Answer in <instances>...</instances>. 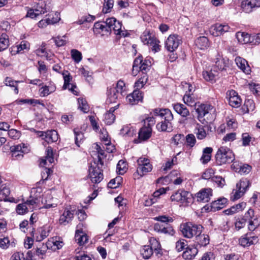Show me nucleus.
Here are the masks:
<instances>
[{"label":"nucleus","mask_w":260,"mask_h":260,"mask_svg":"<svg viewBox=\"0 0 260 260\" xmlns=\"http://www.w3.org/2000/svg\"><path fill=\"white\" fill-rule=\"evenodd\" d=\"M226 97L228 99L230 106L233 107L238 108L241 104V99L237 92L234 90H229L226 92Z\"/></svg>","instance_id":"obj_18"},{"label":"nucleus","mask_w":260,"mask_h":260,"mask_svg":"<svg viewBox=\"0 0 260 260\" xmlns=\"http://www.w3.org/2000/svg\"><path fill=\"white\" fill-rule=\"evenodd\" d=\"M159 41L154 37L148 45L150 46L152 51L156 52L160 50V46L159 45Z\"/></svg>","instance_id":"obj_56"},{"label":"nucleus","mask_w":260,"mask_h":260,"mask_svg":"<svg viewBox=\"0 0 260 260\" xmlns=\"http://www.w3.org/2000/svg\"><path fill=\"white\" fill-rule=\"evenodd\" d=\"M211 127L208 125H203L197 123L194 128V133L198 140H203L208 135V131H211Z\"/></svg>","instance_id":"obj_17"},{"label":"nucleus","mask_w":260,"mask_h":260,"mask_svg":"<svg viewBox=\"0 0 260 260\" xmlns=\"http://www.w3.org/2000/svg\"><path fill=\"white\" fill-rule=\"evenodd\" d=\"M30 44L26 41H22L20 44L12 47V54L15 55L17 53H21L22 51L24 50H28L29 49Z\"/></svg>","instance_id":"obj_32"},{"label":"nucleus","mask_w":260,"mask_h":260,"mask_svg":"<svg viewBox=\"0 0 260 260\" xmlns=\"http://www.w3.org/2000/svg\"><path fill=\"white\" fill-rule=\"evenodd\" d=\"M41 202L44 204L43 208L46 209L54 208L57 205V203L53 202V198L49 191L45 192Z\"/></svg>","instance_id":"obj_27"},{"label":"nucleus","mask_w":260,"mask_h":260,"mask_svg":"<svg viewBox=\"0 0 260 260\" xmlns=\"http://www.w3.org/2000/svg\"><path fill=\"white\" fill-rule=\"evenodd\" d=\"M212 151L213 149L209 147H206L203 149V154L200 159L202 164H206L211 160Z\"/></svg>","instance_id":"obj_39"},{"label":"nucleus","mask_w":260,"mask_h":260,"mask_svg":"<svg viewBox=\"0 0 260 260\" xmlns=\"http://www.w3.org/2000/svg\"><path fill=\"white\" fill-rule=\"evenodd\" d=\"M71 56L73 59L77 63L79 62L82 58V53L76 49L71 51Z\"/></svg>","instance_id":"obj_61"},{"label":"nucleus","mask_w":260,"mask_h":260,"mask_svg":"<svg viewBox=\"0 0 260 260\" xmlns=\"http://www.w3.org/2000/svg\"><path fill=\"white\" fill-rule=\"evenodd\" d=\"M10 194V188L6 184H3L0 187V199L7 201V198Z\"/></svg>","instance_id":"obj_46"},{"label":"nucleus","mask_w":260,"mask_h":260,"mask_svg":"<svg viewBox=\"0 0 260 260\" xmlns=\"http://www.w3.org/2000/svg\"><path fill=\"white\" fill-rule=\"evenodd\" d=\"M202 75L205 80L213 82L215 81V77L217 75V71L212 68L210 70L203 71Z\"/></svg>","instance_id":"obj_35"},{"label":"nucleus","mask_w":260,"mask_h":260,"mask_svg":"<svg viewBox=\"0 0 260 260\" xmlns=\"http://www.w3.org/2000/svg\"><path fill=\"white\" fill-rule=\"evenodd\" d=\"M152 59L151 57H147L143 59L142 55H139L134 61L132 74L136 76L139 72L145 74L150 70L152 65Z\"/></svg>","instance_id":"obj_3"},{"label":"nucleus","mask_w":260,"mask_h":260,"mask_svg":"<svg viewBox=\"0 0 260 260\" xmlns=\"http://www.w3.org/2000/svg\"><path fill=\"white\" fill-rule=\"evenodd\" d=\"M154 37L151 36L149 31H145L141 37V39L144 44H148Z\"/></svg>","instance_id":"obj_64"},{"label":"nucleus","mask_w":260,"mask_h":260,"mask_svg":"<svg viewBox=\"0 0 260 260\" xmlns=\"http://www.w3.org/2000/svg\"><path fill=\"white\" fill-rule=\"evenodd\" d=\"M139 139L145 141L149 139L151 135V128L150 126L142 127L139 132Z\"/></svg>","instance_id":"obj_37"},{"label":"nucleus","mask_w":260,"mask_h":260,"mask_svg":"<svg viewBox=\"0 0 260 260\" xmlns=\"http://www.w3.org/2000/svg\"><path fill=\"white\" fill-rule=\"evenodd\" d=\"M248 229L250 231H254L260 225V221L258 219V216L252 220L248 221Z\"/></svg>","instance_id":"obj_50"},{"label":"nucleus","mask_w":260,"mask_h":260,"mask_svg":"<svg viewBox=\"0 0 260 260\" xmlns=\"http://www.w3.org/2000/svg\"><path fill=\"white\" fill-rule=\"evenodd\" d=\"M56 90V86L54 84H50L49 85H45L42 87L40 90V96L42 97L47 96Z\"/></svg>","instance_id":"obj_36"},{"label":"nucleus","mask_w":260,"mask_h":260,"mask_svg":"<svg viewBox=\"0 0 260 260\" xmlns=\"http://www.w3.org/2000/svg\"><path fill=\"white\" fill-rule=\"evenodd\" d=\"M150 247L156 254H162V250L159 242L154 238H151L149 240Z\"/></svg>","instance_id":"obj_41"},{"label":"nucleus","mask_w":260,"mask_h":260,"mask_svg":"<svg viewBox=\"0 0 260 260\" xmlns=\"http://www.w3.org/2000/svg\"><path fill=\"white\" fill-rule=\"evenodd\" d=\"M232 29L228 24L216 23L211 26L210 32L212 36L218 37L223 35L226 32L231 31Z\"/></svg>","instance_id":"obj_15"},{"label":"nucleus","mask_w":260,"mask_h":260,"mask_svg":"<svg viewBox=\"0 0 260 260\" xmlns=\"http://www.w3.org/2000/svg\"><path fill=\"white\" fill-rule=\"evenodd\" d=\"M79 108L84 113H87L89 111V107L85 99H78Z\"/></svg>","instance_id":"obj_53"},{"label":"nucleus","mask_w":260,"mask_h":260,"mask_svg":"<svg viewBox=\"0 0 260 260\" xmlns=\"http://www.w3.org/2000/svg\"><path fill=\"white\" fill-rule=\"evenodd\" d=\"M81 74L85 78L86 81L89 83L92 82V72L87 70L85 68H82L80 69Z\"/></svg>","instance_id":"obj_55"},{"label":"nucleus","mask_w":260,"mask_h":260,"mask_svg":"<svg viewBox=\"0 0 260 260\" xmlns=\"http://www.w3.org/2000/svg\"><path fill=\"white\" fill-rule=\"evenodd\" d=\"M20 81H15L10 77H7L5 79V83L6 86L14 87V91L16 94H18L19 92L17 83Z\"/></svg>","instance_id":"obj_49"},{"label":"nucleus","mask_w":260,"mask_h":260,"mask_svg":"<svg viewBox=\"0 0 260 260\" xmlns=\"http://www.w3.org/2000/svg\"><path fill=\"white\" fill-rule=\"evenodd\" d=\"M212 196V190L211 188H204L196 194L197 201L202 203L208 202Z\"/></svg>","instance_id":"obj_21"},{"label":"nucleus","mask_w":260,"mask_h":260,"mask_svg":"<svg viewBox=\"0 0 260 260\" xmlns=\"http://www.w3.org/2000/svg\"><path fill=\"white\" fill-rule=\"evenodd\" d=\"M75 239L80 245H83L88 240V237L86 234L80 235L77 232L75 234Z\"/></svg>","instance_id":"obj_57"},{"label":"nucleus","mask_w":260,"mask_h":260,"mask_svg":"<svg viewBox=\"0 0 260 260\" xmlns=\"http://www.w3.org/2000/svg\"><path fill=\"white\" fill-rule=\"evenodd\" d=\"M74 217V211L66 208L63 212L60 215L59 219V223L64 225L69 223Z\"/></svg>","instance_id":"obj_25"},{"label":"nucleus","mask_w":260,"mask_h":260,"mask_svg":"<svg viewBox=\"0 0 260 260\" xmlns=\"http://www.w3.org/2000/svg\"><path fill=\"white\" fill-rule=\"evenodd\" d=\"M238 42L241 44H247L250 42L249 35L244 32L239 31L236 34Z\"/></svg>","instance_id":"obj_45"},{"label":"nucleus","mask_w":260,"mask_h":260,"mask_svg":"<svg viewBox=\"0 0 260 260\" xmlns=\"http://www.w3.org/2000/svg\"><path fill=\"white\" fill-rule=\"evenodd\" d=\"M125 83L122 80H119L116 86L110 87L107 89V101L111 103H116L125 95Z\"/></svg>","instance_id":"obj_2"},{"label":"nucleus","mask_w":260,"mask_h":260,"mask_svg":"<svg viewBox=\"0 0 260 260\" xmlns=\"http://www.w3.org/2000/svg\"><path fill=\"white\" fill-rule=\"evenodd\" d=\"M141 254L145 259L149 258L153 253V250L149 245H145L141 250Z\"/></svg>","instance_id":"obj_52"},{"label":"nucleus","mask_w":260,"mask_h":260,"mask_svg":"<svg viewBox=\"0 0 260 260\" xmlns=\"http://www.w3.org/2000/svg\"><path fill=\"white\" fill-rule=\"evenodd\" d=\"M196 44L201 49H205L209 46V40L205 36L199 37L196 41Z\"/></svg>","instance_id":"obj_43"},{"label":"nucleus","mask_w":260,"mask_h":260,"mask_svg":"<svg viewBox=\"0 0 260 260\" xmlns=\"http://www.w3.org/2000/svg\"><path fill=\"white\" fill-rule=\"evenodd\" d=\"M249 182L246 179H242L237 183L236 189L235 192H233V200H238L240 198L245 192L249 187Z\"/></svg>","instance_id":"obj_13"},{"label":"nucleus","mask_w":260,"mask_h":260,"mask_svg":"<svg viewBox=\"0 0 260 260\" xmlns=\"http://www.w3.org/2000/svg\"><path fill=\"white\" fill-rule=\"evenodd\" d=\"M95 149L98 153V160L96 162H99L102 167H104V162L103 159L106 157L105 151L101 148L98 144H96Z\"/></svg>","instance_id":"obj_47"},{"label":"nucleus","mask_w":260,"mask_h":260,"mask_svg":"<svg viewBox=\"0 0 260 260\" xmlns=\"http://www.w3.org/2000/svg\"><path fill=\"white\" fill-rule=\"evenodd\" d=\"M153 112L155 116L160 119V121L156 124V129L161 132H171L174 117L171 110L169 109H155Z\"/></svg>","instance_id":"obj_1"},{"label":"nucleus","mask_w":260,"mask_h":260,"mask_svg":"<svg viewBox=\"0 0 260 260\" xmlns=\"http://www.w3.org/2000/svg\"><path fill=\"white\" fill-rule=\"evenodd\" d=\"M138 167L136 173L141 177L143 176L152 170V166L150 160L144 157H140L137 160Z\"/></svg>","instance_id":"obj_11"},{"label":"nucleus","mask_w":260,"mask_h":260,"mask_svg":"<svg viewBox=\"0 0 260 260\" xmlns=\"http://www.w3.org/2000/svg\"><path fill=\"white\" fill-rule=\"evenodd\" d=\"M54 162V157L53 154V149L51 147H48L46 150V155L44 158L41 159L40 162V166L44 167L43 170L42 171L41 176L42 180L43 181L47 180L52 173L51 170L47 167Z\"/></svg>","instance_id":"obj_5"},{"label":"nucleus","mask_w":260,"mask_h":260,"mask_svg":"<svg viewBox=\"0 0 260 260\" xmlns=\"http://www.w3.org/2000/svg\"><path fill=\"white\" fill-rule=\"evenodd\" d=\"M94 165L89 168V176L92 183H100L103 179V169L100 163L94 161Z\"/></svg>","instance_id":"obj_8"},{"label":"nucleus","mask_w":260,"mask_h":260,"mask_svg":"<svg viewBox=\"0 0 260 260\" xmlns=\"http://www.w3.org/2000/svg\"><path fill=\"white\" fill-rule=\"evenodd\" d=\"M225 66L224 59L219 54H218L215 59V67L213 69L216 70H223L225 69Z\"/></svg>","instance_id":"obj_42"},{"label":"nucleus","mask_w":260,"mask_h":260,"mask_svg":"<svg viewBox=\"0 0 260 260\" xmlns=\"http://www.w3.org/2000/svg\"><path fill=\"white\" fill-rule=\"evenodd\" d=\"M75 134V142L76 145L78 146H80V144L83 141L84 136V134L80 131H76L74 130Z\"/></svg>","instance_id":"obj_58"},{"label":"nucleus","mask_w":260,"mask_h":260,"mask_svg":"<svg viewBox=\"0 0 260 260\" xmlns=\"http://www.w3.org/2000/svg\"><path fill=\"white\" fill-rule=\"evenodd\" d=\"M258 241L257 236H253L251 233H247L239 239V244L243 247H249L256 244Z\"/></svg>","instance_id":"obj_16"},{"label":"nucleus","mask_w":260,"mask_h":260,"mask_svg":"<svg viewBox=\"0 0 260 260\" xmlns=\"http://www.w3.org/2000/svg\"><path fill=\"white\" fill-rule=\"evenodd\" d=\"M143 98L142 92L139 90H135L133 93L126 96V101L129 104L133 105L137 104L142 101Z\"/></svg>","instance_id":"obj_22"},{"label":"nucleus","mask_w":260,"mask_h":260,"mask_svg":"<svg viewBox=\"0 0 260 260\" xmlns=\"http://www.w3.org/2000/svg\"><path fill=\"white\" fill-rule=\"evenodd\" d=\"M48 11L46 5L44 3H41L40 6H37V8L34 9H29L27 13L26 16L31 18H35L40 14H44Z\"/></svg>","instance_id":"obj_23"},{"label":"nucleus","mask_w":260,"mask_h":260,"mask_svg":"<svg viewBox=\"0 0 260 260\" xmlns=\"http://www.w3.org/2000/svg\"><path fill=\"white\" fill-rule=\"evenodd\" d=\"M50 246H51V242L50 241H48L46 244L42 243L40 244L36 248V254L39 256L44 255Z\"/></svg>","instance_id":"obj_40"},{"label":"nucleus","mask_w":260,"mask_h":260,"mask_svg":"<svg viewBox=\"0 0 260 260\" xmlns=\"http://www.w3.org/2000/svg\"><path fill=\"white\" fill-rule=\"evenodd\" d=\"M181 38L177 35H170L165 43V47L170 52L175 51L181 43Z\"/></svg>","instance_id":"obj_14"},{"label":"nucleus","mask_w":260,"mask_h":260,"mask_svg":"<svg viewBox=\"0 0 260 260\" xmlns=\"http://www.w3.org/2000/svg\"><path fill=\"white\" fill-rule=\"evenodd\" d=\"M62 75L64 80V84L63 85V89L68 88L69 90H71L74 93V92H76L74 90V87H76V86L71 85V87L70 88V82L72 80V77L71 76L70 74L69 73L68 71L63 70L62 72Z\"/></svg>","instance_id":"obj_31"},{"label":"nucleus","mask_w":260,"mask_h":260,"mask_svg":"<svg viewBox=\"0 0 260 260\" xmlns=\"http://www.w3.org/2000/svg\"><path fill=\"white\" fill-rule=\"evenodd\" d=\"M9 36L3 33L0 37V52L6 49L9 46Z\"/></svg>","instance_id":"obj_44"},{"label":"nucleus","mask_w":260,"mask_h":260,"mask_svg":"<svg viewBox=\"0 0 260 260\" xmlns=\"http://www.w3.org/2000/svg\"><path fill=\"white\" fill-rule=\"evenodd\" d=\"M212 182L215 183L218 187H223L225 184L224 178L220 176H214L212 177Z\"/></svg>","instance_id":"obj_60"},{"label":"nucleus","mask_w":260,"mask_h":260,"mask_svg":"<svg viewBox=\"0 0 260 260\" xmlns=\"http://www.w3.org/2000/svg\"><path fill=\"white\" fill-rule=\"evenodd\" d=\"M195 239L196 242L200 246H206L209 243V237L206 234H198Z\"/></svg>","instance_id":"obj_38"},{"label":"nucleus","mask_w":260,"mask_h":260,"mask_svg":"<svg viewBox=\"0 0 260 260\" xmlns=\"http://www.w3.org/2000/svg\"><path fill=\"white\" fill-rule=\"evenodd\" d=\"M173 107L176 113L183 117H186L190 114L189 110L186 106L182 104H174L173 105Z\"/></svg>","instance_id":"obj_30"},{"label":"nucleus","mask_w":260,"mask_h":260,"mask_svg":"<svg viewBox=\"0 0 260 260\" xmlns=\"http://www.w3.org/2000/svg\"><path fill=\"white\" fill-rule=\"evenodd\" d=\"M183 100L185 104L190 107L196 104L194 98L192 97L191 94H188L187 93L184 95Z\"/></svg>","instance_id":"obj_54"},{"label":"nucleus","mask_w":260,"mask_h":260,"mask_svg":"<svg viewBox=\"0 0 260 260\" xmlns=\"http://www.w3.org/2000/svg\"><path fill=\"white\" fill-rule=\"evenodd\" d=\"M15 210L19 215H24L30 211L25 202L18 204L16 206Z\"/></svg>","instance_id":"obj_48"},{"label":"nucleus","mask_w":260,"mask_h":260,"mask_svg":"<svg viewBox=\"0 0 260 260\" xmlns=\"http://www.w3.org/2000/svg\"><path fill=\"white\" fill-rule=\"evenodd\" d=\"M106 23L109 25L110 29V34L113 30L114 34L121 37H125L127 36L128 32L122 29V24L120 22L117 21L115 18L111 17L106 19Z\"/></svg>","instance_id":"obj_7"},{"label":"nucleus","mask_w":260,"mask_h":260,"mask_svg":"<svg viewBox=\"0 0 260 260\" xmlns=\"http://www.w3.org/2000/svg\"><path fill=\"white\" fill-rule=\"evenodd\" d=\"M49 230L45 228H41L39 231V235L35 238L37 241H41L49 236Z\"/></svg>","instance_id":"obj_51"},{"label":"nucleus","mask_w":260,"mask_h":260,"mask_svg":"<svg viewBox=\"0 0 260 260\" xmlns=\"http://www.w3.org/2000/svg\"><path fill=\"white\" fill-rule=\"evenodd\" d=\"M259 7L260 1L259 0H246L243 1L241 4L242 8L246 13L251 12L253 8Z\"/></svg>","instance_id":"obj_24"},{"label":"nucleus","mask_w":260,"mask_h":260,"mask_svg":"<svg viewBox=\"0 0 260 260\" xmlns=\"http://www.w3.org/2000/svg\"><path fill=\"white\" fill-rule=\"evenodd\" d=\"M257 216V215H255L254 210L252 208H249L248 210L245 213L243 218L247 222L255 218Z\"/></svg>","instance_id":"obj_63"},{"label":"nucleus","mask_w":260,"mask_h":260,"mask_svg":"<svg viewBox=\"0 0 260 260\" xmlns=\"http://www.w3.org/2000/svg\"><path fill=\"white\" fill-rule=\"evenodd\" d=\"M10 150L13 157L19 159L23 157V153L27 151V148L25 147L24 144H22L11 146Z\"/></svg>","instance_id":"obj_20"},{"label":"nucleus","mask_w":260,"mask_h":260,"mask_svg":"<svg viewBox=\"0 0 260 260\" xmlns=\"http://www.w3.org/2000/svg\"><path fill=\"white\" fill-rule=\"evenodd\" d=\"M234 159V154L230 148L226 147H220L215 154V162L219 166L230 164Z\"/></svg>","instance_id":"obj_4"},{"label":"nucleus","mask_w":260,"mask_h":260,"mask_svg":"<svg viewBox=\"0 0 260 260\" xmlns=\"http://www.w3.org/2000/svg\"><path fill=\"white\" fill-rule=\"evenodd\" d=\"M93 31L95 34L102 35L110 34V29L109 25L106 23V20L103 22H97L93 26Z\"/></svg>","instance_id":"obj_19"},{"label":"nucleus","mask_w":260,"mask_h":260,"mask_svg":"<svg viewBox=\"0 0 260 260\" xmlns=\"http://www.w3.org/2000/svg\"><path fill=\"white\" fill-rule=\"evenodd\" d=\"M196 112L198 114V118L200 121H202V119L205 117L210 121H212L215 118L214 115L211 114V112H214V110L210 105L201 104L197 108Z\"/></svg>","instance_id":"obj_10"},{"label":"nucleus","mask_w":260,"mask_h":260,"mask_svg":"<svg viewBox=\"0 0 260 260\" xmlns=\"http://www.w3.org/2000/svg\"><path fill=\"white\" fill-rule=\"evenodd\" d=\"M203 227L200 224H195L191 222H186L180 225V230L184 237L191 238L197 235L202 233Z\"/></svg>","instance_id":"obj_6"},{"label":"nucleus","mask_w":260,"mask_h":260,"mask_svg":"<svg viewBox=\"0 0 260 260\" xmlns=\"http://www.w3.org/2000/svg\"><path fill=\"white\" fill-rule=\"evenodd\" d=\"M31 131L36 133L39 137L42 138L47 143H51L56 142L58 139L57 132L55 130H50L47 132L37 131L34 128H31Z\"/></svg>","instance_id":"obj_12"},{"label":"nucleus","mask_w":260,"mask_h":260,"mask_svg":"<svg viewBox=\"0 0 260 260\" xmlns=\"http://www.w3.org/2000/svg\"><path fill=\"white\" fill-rule=\"evenodd\" d=\"M235 62L238 67L246 74H250L251 68L247 61L244 58L240 57H237L235 58Z\"/></svg>","instance_id":"obj_28"},{"label":"nucleus","mask_w":260,"mask_h":260,"mask_svg":"<svg viewBox=\"0 0 260 260\" xmlns=\"http://www.w3.org/2000/svg\"><path fill=\"white\" fill-rule=\"evenodd\" d=\"M114 0H104V7L103 8V12L107 13L110 11L113 8Z\"/></svg>","instance_id":"obj_62"},{"label":"nucleus","mask_w":260,"mask_h":260,"mask_svg":"<svg viewBox=\"0 0 260 260\" xmlns=\"http://www.w3.org/2000/svg\"><path fill=\"white\" fill-rule=\"evenodd\" d=\"M41 198V194L36 196L31 195L29 198L25 202L30 211H32L39 207Z\"/></svg>","instance_id":"obj_26"},{"label":"nucleus","mask_w":260,"mask_h":260,"mask_svg":"<svg viewBox=\"0 0 260 260\" xmlns=\"http://www.w3.org/2000/svg\"><path fill=\"white\" fill-rule=\"evenodd\" d=\"M227 203V199L223 198L212 202L210 205V211L215 212L223 208Z\"/></svg>","instance_id":"obj_29"},{"label":"nucleus","mask_w":260,"mask_h":260,"mask_svg":"<svg viewBox=\"0 0 260 260\" xmlns=\"http://www.w3.org/2000/svg\"><path fill=\"white\" fill-rule=\"evenodd\" d=\"M172 202H180L182 205H188L191 200V194L188 191L179 189L172 194L171 196Z\"/></svg>","instance_id":"obj_9"},{"label":"nucleus","mask_w":260,"mask_h":260,"mask_svg":"<svg viewBox=\"0 0 260 260\" xmlns=\"http://www.w3.org/2000/svg\"><path fill=\"white\" fill-rule=\"evenodd\" d=\"M115 119V116L111 112H107L104 114V121L106 124L111 125Z\"/></svg>","instance_id":"obj_59"},{"label":"nucleus","mask_w":260,"mask_h":260,"mask_svg":"<svg viewBox=\"0 0 260 260\" xmlns=\"http://www.w3.org/2000/svg\"><path fill=\"white\" fill-rule=\"evenodd\" d=\"M246 204L245 202H241L237 205L233 206L230 208L224 210V213L227 215H231L242 211L246 207Z\"/></svg>","instance_id":"obj_34"},{"label":"nucleus","mask_w":260,"mask_h":260,"mask_svg":"<svg viewBox=\"0 0 260 260\" xmlns=\"http://www.w3.org/2000/svg\"><path fill=\"white\" fill-rule=\"evenodd\" d=\"M198 250L197 247H187L183 252L182 256L186 259H191L197 254Z\"/></svg>","instance_id":"obj_33"}]
</instances>
